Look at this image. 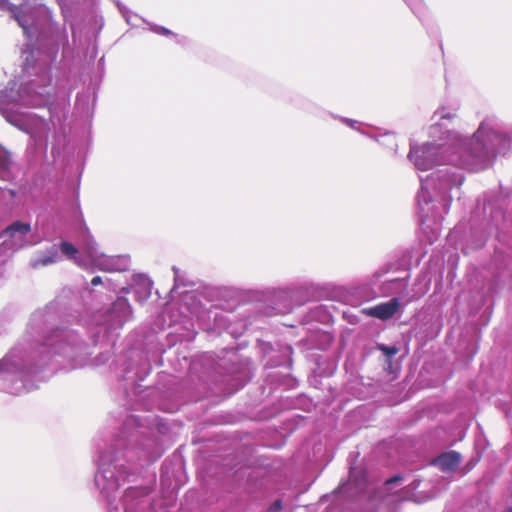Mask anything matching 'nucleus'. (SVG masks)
I'll use <instances>...</instances> for the list:
<instances>
[{"label":"nucleus","mask_w":512,"mask_h":512,"mask_svg":"<svg viewBox=\"0 0 512 512\" xmlns=\"http://www.w3.org/2000/svg\"><path fill=\"white\" fill-rule=\"evenodd\" d=\"M402 478L400 476H394V477H391L390 479L386 480L385 484L386 485H390L392 483H395L397 481H400Z\"/></svg>","instance_id":"dca6fc26"},{"label":"nucleus","mask_w":512,"mask_h":512,"mask_svg":"<svg viewBox=\"0 0 512 512\" xmlns=\"http://www.w3.org/2000/svg\"><path fill=\"white\" fill-rule=\"evenodd\" d=\"M114 307L115 308H121V309H127V310H130V305L127 301L126 298L124 297H119L115 303H114Z\"/></svg>","instance_id":"9b49d317"},{"label":"nucleus","mask_w":512,"mask_h":512,"mask_svg":"<svg viewBox=\"0 0 512 512\" xmlns=\"http://www.w3.org/2000/svg\"><path fill=\"white\" fill-rule=\"evenodd\" d=\"M31 231L29 223L15 221L0 233V239L7 243L9 248L22 247L25 236Z\"/></svg>","instance_id":"f257e3e1"},{"label":"nucleus","mask_w":512,"mask_h":512,"mask_svg":"<svg viewBox=\"0 0 512 512\" xmlns=\"http://www.w3.org/2000/svg\"><path fill=\"white\" fill-rule=\"evenodd\" d=\"M419 152H420V149L411 150L409 153V157L414 161L415 165L420 170H428L430 168V164L427 163L426 161H422L420 159Z\"/></svg>","instance_id":"1a4fd4ad"},{"label":"nucleus","mask_w":512,"mask_h":512,"mask_svg":"<svg viewBox=\"0 0 512 512\" xmlns=\"http://www.w3.org/2000/svg\"><path fill=\"white\" fill-rule=\"evenodd\" d=\"M56 260H57V252L54 250V251L50 252L48 255H44L42 257L35 259L32 262V266L34 268H38L41 266H47V265L55 263Z\"/></svg>","instance_id":"0eeeda50"},{"label":"nucleus","mask_w":512,"mask_h":512,"mask_svg":"<svg viewBox=\"0 0 512 512\" xmlns=\"http://www.w3.org/2000/svg\"><path fill=\"white\" fill-rule=\"evenodd\" d=\"M86 254L93 267L106 272H114L119 270V258L109 257L105 255H97L96 244L88 243L86 246Z\"/></svg>","instance_id":"f03ea898"},{"label":"nucleus","mask_w":512,"mask_h":512,"mask_svg":"<svg viewBox=\"0 0 512 512\" xmlns=\"http://www.w3.org/2000/svg\"><path fill=\"white\" fill-rule=\"evenodd\" d=\"M506 512H512V509H509V510H508V511H506Z\"/></svg>","instance_id":"a211bd4d"},{"label":"nucleus","mask_w":512,"mask_h":512,"mask_svg":"<svg viewBox=\"0 0 512 512\" xmlns=\"http://www.w3.org/2000/svg\"><path fill=\"white\" fill-rule=\"evenodd\" d=\"M378 349L388 358L393 357L399 351V349L395 346H386L384 344H379Z\"/></svg>","instance_id":"9d476101"},{"label":"nucleus","mask_w":512,"mask_h":512,"mask_svg":"<svg viewBox=\"0 0 512 512\" xmlns=\"http://www.w3.org/2000/svg\"><path fill=\"white\" fill-rule=\"evenodd\" d=\"M102 283V278L100 276H95L92 278L91 280V284L93 286H97V285H100Z\"/></svg>","instance_id":"2eb2a0df"},{"label":"nucleus","mask_w":512,"mask_h":512,"mask_svg":"<svg viewBox=\"0 0 512 512\" xmlns=\"http://www.w3.org/2000/svg\"><path fill=\"white\" fill-rule=\"evenodd\" d=\"M155 31L164 36L175 35L172 31L162 26L157 27Z\"/></svg>","instance_id":"f8f14e48"},{"label":"nucleus","mask_w":512,"mask_h":512,"mask_svg":"<svg viewBox=\"0 0 512 512\" xmlns=\"http://www.w3.org/2000/svg\"><path fill=\"white\" fill-rule=\"evenodd\" d=\"M461 463V455L456 451L445 452L432 461L442 472H453Z\"/></svg>","instance_id":"20e7f679"},{"label":"nucleus","mask_w":512,"mask_h":512,"mask_svg":"<svg viewBox=\"0 0 512 512\" xmlns=\"http://www.w3.org/2000/svg\"><path fill=\"white\" fill-rule=\"evenodd\" d=\"M399 309V301L397 298H392L388 302L378 304L374 307L369 308L366 313L369 316L388 320L393 317Z\"/></svg>","instance_id":"7ed1b4c3"},{"label":"nucleus","mask_w":512,"mask_h":512,"mask_svg":"<svg viewBox=\"0 0 512 512\" xmlns=\"http://www.w3.org/2000/svg\"><path fill=\"white\" fill-rule=\"evenodd\" d=\"M482 133L478 130L470 140L469 146L473 151L474 157L477 159H484L488 157L490 154H495L500 152V149L497 146H493L492 148L486 147L482 144L481 141Z\"/></svg>","instance_id":"39448f33"},{"label":"nucleus","mask_w":512,"mask_h":512,"mask_svg":"<svg viewBox=\"0 0 512 512\" xmlns=\"http://www.w3.org/2000/svg\"><path fill=\"white\" fill-rule=\"evenodd\" d=\"M61 252L72 260L77 266L86 268L83 260L78 256V249L68 241H62L59 245Z\"/></svg>","instance_id":"423d86ee"},{"label":"nucleus","mask_w":512,"mask_h":512,"mask_svg":"<svg viewBox=\"0 0 512 512\" xmlns=\"http://www.w3.org/2000/svg\"><path fill=\"white\" fill-rule=\"evenodd\" d=\"M282 509V503L280 500L274 501V503L270 506V510L278 511Z\"/></svg>","instance_id":"4468645a"},{"label":"nucleus","mask_w":512,"mask_h":512,"mask_svg":"<svg viewBox=\"0 0 512 512\" xmlns=\"http://www.w3.org/2000/svg\"><path fill=\"white\" fill-rule=\"evenodd\" d=\"M146 294L147 295L150 294V284L149 283L146 285Z\"/></svg>","instance_id":"f3484780"},{"label":"nucleus","mask_w":512,"mask_h":512,"mask_svg":"<svg viewBox=\"0 0 512 512\" xmlns=\"http://www.w3.org/2000/svg\"><path fill=\"white\" fill-rule=\"evenodd\" d=\"M489 138L491 140H499L500 142L502 141H505V137H502L500 134L496 133V132H492L489 134Z\"/></svg>","instance_id":"ddd939ff"},{"label":"nucleus","mask_w":512,"mask_h":512,"mask_svg":"<svg viewBox=\"0 0 512 512\" xmlns=\"http://www.w3.org/2000/svg\"><path fill=\"white\" fill-rule=\"evenodd\" d=\"M12 13L19 26H21L24 30H27L28 22L25 20L23 7L15 6L12 9Z\"/></svg>","instance_id":"6e6552de"}]
</instances>
